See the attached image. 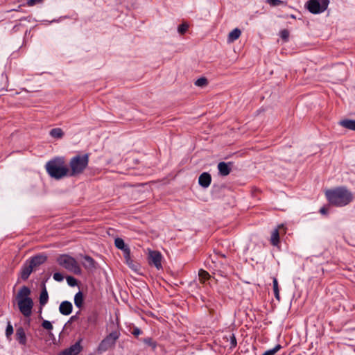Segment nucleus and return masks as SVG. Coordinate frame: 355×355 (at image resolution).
<instances>
[{
  "mask_svg": "<svg viewBox=\"0 0 355 355\" xmlns=\"http://www.w3.org/2000/svg\"><path fill=\"white\" fill-rule=\"evenodd\" d=\"M30 294H31L30 288L26 286H24L19 291L18 294H17V298H18V300L24 299V298H31L29 297Z\"/></svg>",
  "mask_w": 355,
  "mask_h": 355,
  "instance_id": "6ab92c4d",
  "label": "nucleus"
},
{
  "mask_svg": "<svg viewBox=\"0 0 355 355\" xmlns=\"http://www.w3.org/2000/svg\"><path fill=\"white\" fill-rule=\"evenodd\" d=\"M50 135L53 138L60 139L63 137L64 132L61 128H56L50 131Z\"/></svg>",
  "mask_w": 355,
  "mask_h": 355,
  "instance_id": "5701e85b",
  "label": "nucleus"
},
{
  "mask_svg": "<svg viewBox=\"0 0 355 355\" xmlns=\"http://www.w3.org/2000/svg\"><path fill=\"white\" fill-rule=\"evenodd\" d=\"M80 313V311H78L76 315H73L70 318V321H75L78 318V315Z\"/></svg>",
  "mask_w": 355,
  "mask_h": 355,
  "instance_id": "79ce46f5",
  "label": "nucleus"
},
{
  "mask_svg": "<svg viewBox=\"0 0 355 355\" xmlns=\"http://www.w3.org/2000/svg\"><path fill=\"white\" fill-rule=\"evenodd\" d=\"M80 256L83 259V261H82V264L86 270L92 271L96 268L97 263H96V261L92 257H90L89 255H84V256L80 255Z\"/></svg>",
  "mask_w": 355,
  "mask_h": 355,
  "instance_id": "9b49d317",
  "label": "nucleus"
},
{
  "mask_svg": "<svg viewBox=\"0 0 355 355\" xmlns=\"http://www.w3.org/2000/svg\"><path fill=\"white\" fill-rule=\"evenodd\" d=\"M49 300V295L48 292L46 291V286L44 284L43 289L42 290V292L40 295V304L41 306H44Z\"/></svg>",
  "mask_w": 355,
  "mask_h": 355,
  "instance_id": "aec40b11",
  "label": "nucleus"
},
{
  "mask_svg": "<svg viewBox=\"0 0 355 355\" xmlns=\"http://www.w3.org/2000/svg\"><path fill=\"white\" fill-rule=\"evenodd\" d=\"M325 196L328 202L336 207H345L354 200L353 193L345 187L327 190Z\"/></svg>",
  "mask_w": 355,
  "mask_h": 355,
  "instance_id": "f257e3e1",
  "label": "nucleus"
},
{
  "mask_svg": "<svg viewBox=\"0 0 355 355\" xmlns=\"http://www.w3.org/2000/svg\"><path fill=\"white\" fill-rule=\"evenodd\" d=\"M83 294L81 291H78L74 297V304L78 308H81L83 305Z\"/></svg>",
  "mask_w": 355,
  "mask_h": 355,
  "instance_id": "4be33fe9",
  "label": "nucleus"
},
{
  "mask_svg": "<svg viewBox=\"0 0 355 355\" xmlns=\"http://www.w3.org/2000/svg\"><path fill=\"white\" fill-rule=\"evenodd\" d=\"M58 263L69 271L73 272L76 275L81 273V268L75 258L69 254H60L57 258Z\"/></svg>",
  "mask_w": 355,
  "mask_h": 355,
  "instance_id": "39448f33",
  "label": "nucleus"
},
{
  "mask_svg": "<svg viewBox=\"0 0 355 355\" xmlns=\"http://www.w3.org/2000/svg\"><path fill=\"white\" fill-rule=\"evenodd\" d=\"M132 334L135 336H138L141 334V331L140 330V329L135 327L133 329Z\"/></svg>",
  "mask_w": 355,
  "mask_h": 355,
  "instance_id": "a19ab883",
  "label": "nucleus"
},
{
  "mask_svg": "<svg viewBox=\"0 0 355 355\" xmlns=\"http://www.w3.org/2000/svg\"><path fill=\"white\" fill-rule=\"evenodd\" d=\"M320 212L322 214H327V209L325 207H323L320 208Z\"/></svg>",
  "mask_w": 355,
  "mask_h": 355,
  "instance_id": "37998d69",
  "label": "nucleus"
},
{
  "mask_svg": "<svg viewBox=\"0 0 355 355\" xmlns=\"http://www.w3.org/2000/svg\"><path fill=\"white\" fill-rule=\"evenodd\" d=\"M329 3V0H309L306 8L312 14H320L327 9Z\"/></svg>",
  "mask_w": 355,
  "mask_h": 355,
  "instance_id": "423d86ee",
  "label": "nucleus"
},
{
  "mask_svg": "<svg viewBox=\"0 0 355 355\" xmlns=\"http://www.w3.org/2000/svg\"><path fill=\"white\" fill-rule=\"evenodd\" d=\"M123 254L125 259L131 257L130 248L128 247V248L124 249V250H123Z\"/></svg>",
  "mask_w": 355,
  "mask_h": 355,
  "instance_id": "4c0bfd02",
  "label": "nucleus"
},
{
  "mask_svg": "<svg viewBox=\"0 0 355 355\" xmlns=\"http://www.w3.org/2000/svg\"><path fill=\"white\" fill-rule=\"evenodd\" d=\"M43 0H27V5L28 6H33L36 3L42 2Z\"/></svg>",
  "mask_w": 355,
  "mask_h": 355,
  "instance_id": "58836bf2",
  "label": "nucleus"
},
{
  "mask_svg": "<svg viewBox=\"0 0 355 355\" xmlns=\"http://www.w3.org/2000/svg\"><path fill=\"white\" fill-rule=\"evenodd\" d=\"M281 226L279 225L278 227L275 228L271 233L270 241L273 246H277L279 243V228Z\"/></svg>",
  "mask_w": 355,
  "mask_h": 355,
  "instance_id": "f3484780",
  "label": "nucleus"
},
{
  "mask_svg": "<svg viewBox=\"0 0 355 355\" xmlns=\"http://www.w3.org/2000/svg\"><path fill=\"white\" fill-rule=\"evenodd\" d=\"M14 331L13 327L10 321H8L7 326L5 331L7 339L10 340L11 336Z\"/></svg>",
  "mask_w": 355,
  "mask_h": 355,
  "instance_id": "bb28decb",
  "label": "nucleus"
},
{
  "mask_svg": "<svg viewBox=\"0 0 355 355\" xmlns=\"http://www.w3.org/2000/svg\"><path fill=\"white\" fill-rule=\"evenodd\" d=\"M19 26H20V24H16V25H15V26H14V27H13V31H17L18 30V28H19Z\"/></svg>",
  "mask_w": 355,
  "mask_h": 355,
  "instance_id": "c03bdc74",
  "label": "nucleus"
},
{
  "mask_svg": "<svg viewBox=\"0 0 355 355\" xmlns=\"http://www.w3.org/2000/svg\"><path fill=\"white\" fill-rule=\"evenodd\" d=\"M53 279L57 282H62L64 277L60 272H55L53 274Z\"/></svg>",
  "mask_w": 355,
  "mask_h": 355,
  "instance_id": "e433bc0d",
  "label": "nucleus"
},
{
  "mask_svg": "<svg viewBox=\"0 0 355 355\" xmlns=\"http://www.w3.org/2000/svg\"><path fill=\"white\" fill-rule=\"evenodd\" d=\"M125 263L126 264L130 267V268H133L134 267V263H133V260L131 259V257H130L129 259H125Z\"/></svg>",
  "mask_w": 355,
  "mask_h": 355,
  "instance_id": "ea45409f",
  "label": "nucleus"
},
{
  "mask_svg": "<svg viewBox=\"0 0 355 355\" xmlns=\"http://www.w3.org/2000/svg\"><path fill=\"white\" fill-rule=\"evenodd\" d=\"M45 168L49 176L56 180L69 176V169L65 164L63 157H57L49 160Z\"/></svg>",
  "mask_w": 355,
  "mask_h": 355,
  "instance_id": "f03ea898",
  "label": "nucleus"
},
{
  "mask_svg": "<svg viewBox=\"0 0 355 355\" xmlns=\"http://www.w3.org/2000/svg\"><path fill=\"white\" fill-rule=\"evenodd\" d=\"M231 162H221L218 164V169L219 171V173L222 176H226L229 175L231 172Z\"/></svg>",
  "mask_w": 355,
  "mask_h": 355,
  "instance_id": "4468645a",
  "label": "nucleus"
},
{
  "mask_svg": "<svg viewBox=\"0 0 355 355\" xmlns=\"http://www.w3.org/2000/svg\"><path fill=\"white\" fill-rule=\"evenodd\" d=\"M47 257L46 255L37 254L26 260L21 268L19 273L20 277L23 280L28 279L31 272L35 270L37 266L44 263Z\"/></svg>",
  "mask_w": 355,
  "mask_h": 355,
  "instance_id": "7ed1b4c3",
  "label": "nucleus"
},
{
  "mask_svg": "<svg viewBox=\"0 0 355 355\" xmlns=\"http://www.w3.org/2000/svg\"><path fill=\"white\" fill-rule=\"evenodd\" d=\"M120 336L118 331L110 333L98 345V349L100 352H105L114 346L116 341Z\"/></svg>",
  "mask_w": 355,
  "mask_h": 355,
  "instance_id": "0eeeda50",
  "label": "nucleus"
},
{
  "mask_svg": "<svg viewBox=\"0 0 355 355\" xmlns=\"http://www.w3.org/2000/svg\"><path fill=\"white\" fill-rule=\"evenodd\" d=\"M266 2L271 6H279L281 5H285L286 3L281 0H266Z\"/></svg>",
  "mask_w": 355,
  "mask_h": 355,
  "instance_id": "c756f323",
  "label": "nucleus"
},
{
  "mask_svg": "<svg viewBox=\"0 0 355 355\" xmlns=\"http://www.w3.org/2000/svg\"><path fill=\"white\" fill-rule=\"evenodd\" d=\"M211 182V175L207 172L202 173L198 178V183L199 184L204 187L207 188Z\"/></svg>",
  "mask_w": 355,
  "mask_h": 355,
  "instance_id": "ddd939ff",
  "label": "nucleus"
},
{
  "mask_svg": "<svg viewBox=\"0 0 355 355\" xmlns=\"http://www.w3.org/2000/svg\"><path fill=\"white\" fill-rule=\"evenodd\" d=\"M82 341V338H80L73 345L61 351L58 355H78L83 349L81 345Z\"/></svg>",
  "mask_w": 355,
  "mask_h": 355,
  "instance_id": "9d476101",
  "label": "nucleus"
},
{
  "mask_svg": "<svg viewBox=\"0 0 355 355\" xmlns=\"http://www.w3.org/2000/svg\"><path fill=\"white\" fill-rule=\"evenodd\" d=\"M207 84V80L205 78H200L195 82V85L198 87H204Z\"/></svg>",
  "mask_w": 355,
  "mask_h": 355,
  "instance_id": "473e14b6",
  "label": "nucleus"
},
{
  "mask_svg": "<svg viewBox=\"0 0 355 355\" xmlns=\"http://www.w3.org/2000/svg\"><path fill=\"white\" fill-rule=\"evenodd\" d=\"M230 348L233 349V348L236 347V345H237V341L236 339V336L234 334H231L230 335Z\"/></svg>",
  "mask_w": 355,
  "mask_h": 355,
  "instance_id": "2f4dec72",
  "label": "nucleus"
},
{
  "mask_svg": "<svg viewBox=\"0 0 355 355\" xmlns=\"http://www.w3.org/2000/svg\"><path fill=\"white\" fill-rule=\"evenodd\" d=\"M143 342L148 346L151 347L153 349H155L157 347V343L154 341L152 338L148 337L144 338Z\"/></svg>",
  "mask_w": 355,
  "mask_h": 355,
  "instance_id": "c85d7f7f",
  "label": "nucleus"
},
{
  "mask_svg": "<svg viewBox=\"0 0 355 355\" xmlns=\"http://www.w3.org/2000/svg\"><path fill=\"white\" fill-rule=\"evenodd\" d=\"M338 124L345 129L355 131V120L344 119L340 120Z\"/></svg>",
  "mask_w": 355,
  "mask_h": 355,
  "instance_id": "dca6fc26",
  "label": "nucleus"
},
{
  "mask_svg": "<svg viewBox=\"0 0 355 355\" xmlns=\"http://www.w3.org/2000/svg\"><path fill=\"white\" fill-rule=\"evenodd\" d=\"M67 282L70 286H76L78 284V280L72 276L67 277Z\"/></svg>",
  "mask_w": 355,
  "mask_h": 355,
  "instance_id": "7c9ffc66",
  "label": "nucleus"
},
{
  "mask_svg": "<svg viewBox=\"0 0 355 355\" xmlns=\"http://www.w3.org/2000/svg\"><path fill=\"white\" fill-rule=\"evenodd\" d=\"M89 164V154L77 155L69 162V177L76 176L83 173Z\"/></svg>",
  "mask_w": 355,
  "mask_h": 355,
  "instance_id": "20e7f679",
  "label": "nucleus"
},
{
  "mask_svg": "<svg viewBox=\"0 0 355 355\" xmlns=\"http://www.w3.org/2000/svg\"><path fill=\"white\" fill-rule=\"evenodd\" d=\"M42 327L49 331H51L53 329V325L51 322L49 320H44L42 323Z\"/></svg>",
  "mask_w": 355,
  "mask_h": 355,
  "instance_id": "f704fd0d",
  "label": "nucleus"
},
{
  "mask_svg": "<svg viewBox=\"0 0 355 355\" xmlns=\"http://www.w3.org/2000/svg\"><path fill=\"white\" fill-rule=\"evenodd\" d=\"M241 31L240 29L236 28L232 31L228 35V41L234 42L241 35Z\"/></svg>",
  "mask_w": 355,
  "mask_h": 355,
  "instance_id": "412c9836",
  "label": "nucleus"
},
{
  "mask_svg": "<svg viewBox=\"0 0 355 355\" xmlns=\"http://www.w3.org/2000/svg\"><path fill=\"white\" fill-rule=\"evenodd\" d=\"M198 275L201 283H205L210 277L209 272L203 269L199 270Z\"/></svg>",
  "mask_w": 355,
  "mask_h": 355,
  "instance_id": "393cba45",
  "label": "nucleus"
},
{
  "mask_svg": "<svg viewBox=\"0 0 355 355\" xmlns=\"http://www.w3.org/2000/svg\"><path fill=\"white\" fill-rule=\"evenodd\" d=\"M114 244L118 249H120L122 251L124 250V249L128 248V246L125 244L124 241L121 238L115 239Z\"/></svg>",
  "mask_w": 355,
  "mask_h": 355,
  "instance_id": "a878e982",
  "label": "nucleus"
},
{
  "mask_svg": "<svg viewBox=\"0 0 355 355\" xmlns=\"http://www.w3.org/2000/svg\"><path fill=\"white\" fill-rule=\"evenodd\" d=\"M15 338L19 345L25 346L27 343V338L25 330L22 327H19L16 329Z\"/></svg>",
  "mask_w": 355,
  "mask_h": 355,
  "instance_id": "f8f14e48",
  "label": "nucleus"
},
{
  "mask_svg": "<svg viewBox=\"0 0 355 355\" xmlns=\"http://www.w3.org/2000/svg\"><path fill=\"white\" fill-rule=\"evenodd\" d=\"M162 256L159 251L150 250L148 257V263L150 266H154L158 270L162 269Z\"/></svg>",
  "mask_w": 355,
  "mask_h": 355,
  "instance_id": "1a4fd4ad",
  "label": "nucleus"
},
{
  "mask_svg": "<svg viewBox=\"0 0 355 355\" xmlns=\"http://www.w3.org/2000/svg\"><path fill=\"white\" fill-rule=\"evenodd\" d=\"M280 37L285 41L289 37V31L287 29H283L279 33Z\"/></svg>",
  "mask_w": 355,
  "mask_h": 355,
  "instance_id": "c9c22d12",
  "label": "nucleus"
},
{
  "mask_svg": "<svg viewBox=\"0 0 355 355\" xmlns=\"http://www.w3.org/2000/svg\"><path fill=\"white\" fill-rule=\"evenodd\" d=\"M72 304L69 301H63L59 306L60 313L64 315H69L72 312Z\"/></svg>",
  "mask_w": 355,
  "mask_h": 355,
  "instance_id": "2eb2a0df",
  "label": "nucleus"
},
{
  "mask_svg": "<svg viewBox=\"0 0 355 355\" xmlns=\"http://www.w3.org/2000/svg\"><path fill=\"white\" fill-rule=\"evenodd\" d=\"M272 286H273V291L275 298L277 300H280V295H279V289L278 286V281L276 277L272 278Z\"/></svg>",
  "mask_w": 355,
  "mask_h": 355,
  "instance_id": "b1692460",
  "label": "nucleus"
},
{
  "mask_svg": "<svg viewBox=\"0 0 355 355\" xmlns=\"http://www.w3.org/2000/svg\"><path fill=\"white\" fill-rule=\"evenodd\" d=\"M18 307L24 317H30L32 313L33 302L31 298H24L18 300Z\"/></svg>",
  "mask_w": 355,
  "mask_h": 355,
  "instance_id": "6e6552de",
  "label": "nucleus"
},
{
  "mask_svg": "<svg viewBox=\"0 0 355 355\" xmlns=\"http://www.w3.org/2000/svg\"><path fill=\"white\" fill-rule=\"evenodd\" d=\"M98 319V314L95 311H92L91 313H89L87 315V318H86L87 322V324L89 325V324H92V325L96 324Z\"/></svg>",
  "mask_w": 355,
  "mask_h": 355,
  "instance_id": "a211bd4d",
  "label": "nucleus"
},
{
  "mask_svg": "<svg viewBox=\"0 0 355 355\" xmlns=\"http://www.w3.org/2000/svg\"><path fill=\"white\" fill-rule=\"evenodd\" d=\"M188 28H189L188 24H182L178 28V33L181 35H183L187 32V31L188 30Z\"/></svg>",
  "mask_w": 355,
  "mask_h": 355,
  "instance_id": "72a5a7b5",
  "label": "nucleus"
},
{
  "mask_svg": "<svg viewBox=\"0 0 355 355\" xmlns=\"http://www.w3.org/2000/svg\"><path fill=\"white\" fill-rule=\"evenodd\" d=\"M280 349L281 345H277L274 348L266 351L262 355H275Z\"/></svg>",
  "mask_w": 355,
  "mask_h": 355,
  "instance_id": "cd10ccee",
  "label": "nucleus"
}]
</instances>
